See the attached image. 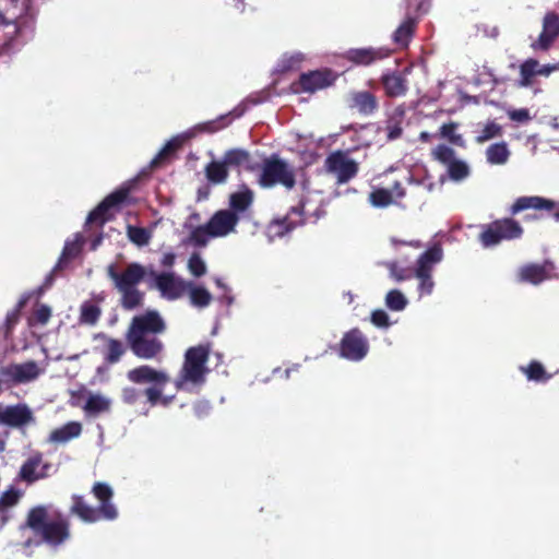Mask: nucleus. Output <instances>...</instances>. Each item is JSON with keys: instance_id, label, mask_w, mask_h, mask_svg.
<instances>
[{"instance_id": "obj_26", "label": "nucleus", "mask_w": 559, "mask_h": 559, "mask_svg": "<svg viewBox=\"0 0 559 559\" xmlns=\"http://www.w3.org/2000/svg\"><path fill=\"white\" fill-rule=\"evenodd\" d=\"M418 20L417 17L407 15L401 25L395 29L392 35L393 41L400 47H407L412 37L415 34Z\"/></svg>"}, {"instance_id": "obj_43", "label": "nucleus", "mask_w": 559, "mask_h": 559, "mask_svg": "<svg viewBox=\"0 0 559 559\" xmlns=\"http://www.w3.org/2000/svg\"><path fill=\"white\" fill-rule=\"evenodd\" d=\"M448 175L451 180L461 181L468 177L469 167L464 160L455 159L448 165Z\"/></svg>"}, {"instance_id": "obj_1", "label": "nucleus", "mask_w": 559, "mask_h": 559, "mask_svg": "<svg viewBox=\"0 0 559 559\" xmlns=\"http://www.w3.org/2000/svg\"><path fill=\"white\" fill-rule=\"evenodd\" d=\"M166 323L158 311L147 310L132 318L126 332V341L140 359H158L164 352V343L158 338L165 333Z\"/></svg>"}, {"instance_id": "obj_32", "label": "nucleus", "mask_w": 559, "mask_h": 559, "mask_svg": "<svg viewBox=\"0 0 559 559\" xmlns=\"http://www.w3.org/2000/svg\"><path fill=\"white\" fill-rule=\"evenodd\" d=\"M21 497V492L14 487H10L2 492L0 496V520L2 524L9 521V511L19 503Z\"/></svg>"}, {"instance_id": "obj_28", "label": "nucleus", "mask_w": 559, "mask_h": 559, "mask_svg": "<svg viewBox=\"0 0 559 559\" xmlns=\"http://www.w3.org/2000/svg\"><path fill=\"white\" fill-rule=\"evenodd\" d=\"M548 273L544 265L530 263L523 265L519 271V281L538 285L547 280Z\"/></svg>"}, {"instance_id": "obj_54", "label": "nucleus", "mask_w": 559, "mask_h": 559, "mask_svg": "<svg viewBox=\"0 0 559 559\" xmlns=\"http://www.w3.org/2000/svg\"><path fill=\"white\" fill-rule=\"evenodd\" d=\"M188 267L190 272L197 277L204 275L206 272L205 263L198 254L191 255L188 262Z\"/></svg>"}, {"instance_id": "obj_4", "label": "nucleus", "mask_w": 559, "mask_h": 559, "mask_svg": "<svg viewBox=\"0 0 559 559\" xmlns=\"http://www.w3.org/2000/svg\"><path fill=\"white\" fill-rule=\"evenodd\" d=\"M47 518L46 507H34L27 513L26 526L39 535L44 543L56 548L70 538V523L61 516L50 521Z\"/></svg>"}, {"instance_id": "obj_50", "label": "nucleus", "mask_w": 559, "mask_h": 559, "mask_svg": "<svg viewBox=\"0 0 559 559\" xmlns=\"http://www.w3.org/2000/svg\"><path fill=\"white\" fill-rule=\"evenodd\" d=\"M230 115L231 112L227 115H222L217 119L204 122L200 126V130L209 133L217 132L229 124V122L233 120L230 118Z\"/></svg>"}, {"instance_id": "obj_29", "label": "nucleus", "mask_w": 559, "mask_h": 559, "mask_svg": "<svg viewBox=\"0 0 559 559\" xmlns=\"http://www.w3.org/2000/svg\"><path fill=\"white\" fill-rule=\"evenodd\" d=\"M82 432V425L79 421H69L60 428L53 429L49 435V441L55 443H66L73 438H78Z\"/></svg>"}, {"instance_id": "obj_53", "label": "nucleus", "mask_w": 559, "mask_h": 559, "mask_svg": "<svg viewBox=\"0 0 559 559\" xmlns=\"http://www.w3.org/2000/svg\"><path fill=\"white\" fill-rule=\"evenodd\" d=\"M178 146L179 144L175 141L167 142L165 146L158 152V154L151 160V167L156 168L160 166L165 159L175 153Z\"/></svg>"}, {"instance_id": "obj_15", "label": "nucleus", "mask_w": 559, "mask_h": 559, "mask_svg": "<svg viewBox=\"0 0 559 559\" xmlns=\"http://www.w3.org/2000/svg\"><path fill=\"white\" fill-rule=\"evenodd\" d=\"M306 198L301 197L298 203L290 207L288 214L282 218L273 219L269 226L273 236L283 237L297 226L305 223Z\"/></svg>"}, {"instance_id": "obj_22", "label": "nucleus", "mask_w": 559, "mask_h": 559, "mask_svg": "<svg viewBox=\"0 0 559 559\" xmlns=\"http://www.w3.org/2000/svg\"><path fill=\"white\" fill-rule=\"evenodd\" d=\"M348 106L350 109L357 110L362 116H371L378 110L379 103L376 95L371 92L358 91L349 94Z\"/></svg>"}, {"instance_id": "obj_47", "label": "nucleus", "mask_w": 559, "mask_h": 559, "mask_svg": "<svg viewBox=\"0 0 559 559\" xmlns=\"http://www.w3.org/2000/svg\"><path fill=\"white\" fill-rule=\"evenodd\" d=\"M212 237L211 229L207 228V223L202 226L195 227L189 236V240L191 243L198 247H204L209 238Z\"/></svg>"}, {"instance_id": "obj_16", "label": "nucleus", "mask_w": 559, "mask_h": 559, "mask_svg": "<svg viewBox=\"0 0 559 559\" xmlns=\"http://www.w3.org/2000/svg\"><path fill=\"white\" fill-rule=\"evenodd\" d=\"M559 36V14L547 12L543 19V29L536 40L531 44L535 51H547Z\"/></svg>"}, {"instance_id": "obj_63", "label": "nucleus", "mask_w": 559, "mask_h": 559, "mask_svg": "<svg viewBox=\"0 0 559 559\" xmlns=\"http://www.w3.org/2000/svg\"><path fill=\"white\" fill-rule=\"evenodd\" d=\"M393 242H394V243H397V245H407V246H411V247H414V248H419V247H421V243H420V241H418V240H413V241H403V240H400V241H397V240H395V239H394V240H393Z\"/></svg>"}, {"instance_id": "obj_11", "label": "nucleus", "mask_w": 559, "mask_h": 559, "mask_svg": "<svg viewBox=\"0 0 559 559\" xmlns=\"http://www.w3.org/2000/svg\"><path fill=\"white\" fill-rule=\"evenodd\" d=\"M337 74L328 68L301 73L298 81L292 84L295 93H316L335 83Z\"/></svg>"}, {"instance_id": "obj_21", "label": "nucleus", "mask_w": 559, "mask_h": 559, "mask_svg": "<svg viewBox=\"0 0 559 559\" xmlns=\"http://www.w3.org/2000/svg\"><path fill=\"white\" fill-rule=\"evenodd\" d=\"M380 82L385 95L391 98L404 96L408 91L407 79L399 70L384 72Z\"/></svg>"}, {"instance_id": "obj_5", "label": "nucleus", "mask_w": 559, "mask_h": 559, "mask_svg": "<svg viewBox=\"0 0 559 559\" xmlns=\"http://www.w3.org/2000/svg\"><path fill=\"white\" fill-rule=\"evenodd\" d=\"M210 353L209 344H200L186 350L181 370L175 381L178 390L182 389L187 383L202 385L205 382V377L209 372L206 364Z\"/></svg>"}, {"instance_id": "obj_52", "label": "nucleus", "mask_w": 559, "mask_h": 559, "mask_svg": "<svg viewBox=\"0 0 559 559\" xmlns=\"http://www.w3.org/2000/svg\"><path fill=\"white\" fill-rule=\"evenodd\" d=\"M178 146L179 144L175 141L167 142L165 146L158 152V154L151 160V167L156 168L160 166L165 159L175 153Z\"/></svg>"}, {"instance_id": "obj_45", "label": "nucleus", "mask_w": 559, "mask_h": 559, "mask_svg": "<svg viewBox=\"0 0 559 559\" xmlns=\"http://www.w3.org/2000/svg\"><path fill=\"white\" fill-rule=\"evenodd\" d=\"M431 155L433 157L435 160L443 164V165H449L451 164L453 160H455V151L445 145V144H439L437 145L432 151H431Z\"/></svg>"}, {"instance_id": "obj_33", "label": "nucleus", "mask_w": 559, "mask_h": 559, "mask_svg": "<svg viewBox=\"0 0 559 559\" xmlns=\"http://www.w3.org/2000/svg\"><path fill=\"white\" fill-rule=\"evenodd\" d=\"M110 400L100 394H91L83 406L84 412L88 416H97L102 413L109 412Z\"/></svg>"}, {"instance_id": "obj_42", "label": "nucleus", "mask_w": 559, "mask_h": 559, "mask_svg": "<svg viewBox=\"0 0 559 559\" xmlns=\"http://www.w3.org/2000/svg\"><path fill=\"white\" fill-rule=\"evenodd\" d=\"M389 270L390 276L396 282L411 280L414 276V271L411 267H402L396 261H389L384 263Z\"/></svg>"}, {"instance_id": "obj_10", "label": "nucleus", "mask_w": 559, "mask_h": 559, "mask_svg": "<svg viewBox=\"0 0 559 559\" xmlns=\"http://www.w3.org/2000/svg\"><path fill=\"white\" fill-rule=\"evenodd\" d=\"M324 169L336 178L337 185H345L354 179L359 171V164L349 157L347 151L336 150L324 160Z\"/></svg>"}, {"instance_id": "obj_41", "label": "nucleus", "mask_w": 559, "mask_h": 559, "mask_svg": "<svg viewBox=\"0 0 559 559\" xmlns=\"http://www.w3.org/2000/svg\"><path fill=\"white\" fill-rule=\"evenodd\" d=\"M521 370L525 373L526 378L532 381L545 382L550 378L544 366L536 360L531 361L527 367H522Z\"/></svg>"}, {"instance_id": "obj_58", "label": "nucleus", "mask_w": 559, "mask_h": 559, "mask_svg": "<svg viewBox=\"0 0 559 559\" xmlns=\"http://www.w3.org/2000/svg\"><path fill=\"white\" fill-rule=\"evenodd\" d=\"M419 281L418 290L419 295H430L432 293L435 283L431 275L417 277Z\"/></svg>"}, {"instance_id": "obj_59", "label": "nucleus", "mask_w": 559, "mask_h": 559, "mask_svg": "<svg viewBox=\"0 0 559 559\" xmlns=\"http://www.w3.org/2000/svg\"><path fill=\"white\" fill-rule=\"evenodd\" d=\"M509 117L513 121L522 122L530 119V114L527 109H515L509 112Z\"/></svg>"}, {"instance_id": "obj_23", "label": "nucleus", "mask_w": 559, "mask_h": 559, "mask_svg": "<svg viewBox=\"0 0 559 559\" xmlns=\"http://www.w3.org/2000/svg\"><path fill=\"white\" fill-rule=\"evenodd\" d=\"M555 209V202L547 200L542 197H520L518 198L511 207L509 213L515 215L525 210H545L551 212Z\"/></svg>"}, {"instance_id": "obj_36", "label": "nucleus", "mask_w": 559, "mask_h": 559, "mask_svg": "<svg viewBox=\"0 0 559 559\" xmlns=\"http://www.w3.org/2000/svg\"><path fill=\"white\" fill-rule=\"evenodd\" d=\"M100 314L102 309L97 305L91 301H85L81 306L79 320L82 324L95 325L98 322Z\"/></svg>"}, {"instance_id": "obj_3", "label": "nucleus", "mask_w": 559, "mask_h": 559, "mask_svg": "<svg viewBox=\"0 0 559 559\" xmlns=\"http://www.w3.org/2000/svg\"><path fill=\"white\" fill-rule=\"evenodd\" d=\"M108 277L114 282L115 288L120 293V306L124 310H134L144 302L145 294L138 288L146 275L145 267L136 262L129 263L118 272L115 265L107 269Z\"/></svg>"}, {"instance_id": "obj_7", "label": "nucleus", "mask_w": 559, "mask_h": 559, "mask_svg": "<svg viewBox=\"0 0 559 559\" xmlns=\"http://www.w3.org/2000/svg\"><path fill=\"white\" fill-rule=\"evenodd\" d=\"M296 182L295 169L286 160L277 155H271L263 160L258 177V183L261 188L272 189L280 185L286 190H292Z\"/></svg>"}, {"instance_id": "obj_62", "label": "nucleus", "mask_w": 559, "mask_h": 559, "mask_svg": "<svg viewBox=\"0 0 559 559\" xmlns=\"http://www.w3.org/2000/svg\"><path fill=\"white\" fill-rule=\"evenodd\" d=\"M176 255L171 252H168L163 255L160 263L163 266L170 267L174 265Z\"/></svg>"}, {"instance_id": "obj_31", "label": "nucleus", "mask_w": 559, "mask_h": 559, "mask_svg": "<svg viewBox=\"0 0 559 559\" xmlns=\"http://www.w3.org/2000/svg\"><path fill=\"white\" fill-rule=\"evenodd\" d=\"M222 159L228 168L245 166L247 169H252L251 154L245 148H230L224 153Z\"/></svg>"}, {"instance_id": "obj_12", "label": "nucleus", "mask_w": 559, "mask_h": 559, "mask_svg": "<svg viewBox=\"0 0 559 559\" xmlns=\"http://www.w3.org/2000/svg\"><path fill=\"white\" fill-rule=\"evenodd\" d=\"M368 350V340L358 328L346 332L340 342L338 354L347 360L359 361L366 357Z\"/></svg>"}, {"instance_id": "obj_39", "label": "nucleus", "mask_w": 559, "mask_h": 559, "mask_svg": "<svg viewBox=\"0 0 559 559\" xmlns=\"http://www.w3.org/2000/svg\"><path fill=\"white\" fill-rule=\"evenodd\" d=\"M127 236L129 240L138 247L147 246L152 238V234L148 229L133 225L127 226Z\"/></svg>"}, {"instance_id": "obj_17", "label": "nucleus", "mask_w": 559, "mask_h": 559, "mask_svg": "<svg viewBox=\"0 0 559 559\" xmlns=\"http://www.w3.org/2000/svg\"><path fill=\"white\" fill-rule=\"evenodd\" d=\"M188 286V283L177 277L174 273L162 272L155 274V287L168 300L180 298L186 293Z\"/></svg>"}, {"instance_id": "obj_24", "label": "nucleus", "mask_w": 559, "mask_h": 559, "mask_svg": "<svg viewBox=\"0 0 559 559\" xmlns=\"http://www.w3.org/2000/svg\"><path fill=\"white\" fill-rule=\"evenodd\" d=\"M442 260V249L439 245H435L427 249L417 260V266L414 276L421 277L431 275L433 265Z\"/></svg>"}, {"instance_id": "obj_8", "label": "nucleus", "mask_w": 559, "mask_h": 559, "mask_svg": "<svg viewBox=\"0 0 559 559\" xmlns=\"http://www.w3.org/2000/svg\"><path fill=\"white\" fill-rule=\"evenodd\" d=\"M524 229L512 217H502L480 226L478 241L484 248H493L503 241L521 239Z\"/></svg>"}, {"instance_id": "obj_61", "label": "nucleus", "mask_w": 559, "mask_h": 559, "mask_svg": "<svg viewBox=\"0 0 559 559\" xmlns=\"http://www.w3.org/2000/svg\"><path fill=\"white\" fill-rule=\"evenodd\" d=\"M556 66H551V64H544V66H540L538 63V67H537V75H542V76H548L552 71L556 70Z\"/></svg>"}, {"instance_id": "obj_49", "label": "nucleus", "mask_w": 559, "mask_h": 559, "mask_svg": "<svg viewBox=\"0 0 559 559\" xmlns=\"http://www.w3.org/2000/svg\"><path fill=\"white\" fill-rule=\"evenodd\" d=\"M80 241H67L59 258L57 266L61 267L62 264L67 263L69 260L76 258L80 254Z\"/></svg>"}, {"instance_id": "obj_51", "label": "nucleus", "mask_w": 559, "mask_h": 559, "mask_svg": "<svg viewBox=\"0 0 559 559\" xmlns=\"http://www.w3.org/2000/svg\"><path fill=\"white\" fill-rule=\"evenodd\" d=\"M26 302L27 298L20 299L16 307L12 311L8 312L5 317V334L11 333L12 329L17 324L21 311L25 307Z\"/></svg>"}, {"instance_id": "obj_18", "label": "nucleus", "mask_w": 559, "mask_h": 559, "mask_svg": "<svg viewBox=\"0 0 559 559\" xmlns=\"http://www.w3.org/2000/svg\"><path fill=\"white\" fill-rule=\"evenodd\" d=\"M49 463H43V453L39 451L29 455L22 464L19 478L27 484H33L48 476Z\"/></svg>"}, {"instance_id": "obj_46", "label": "nucleus", "mask_w": 559, "mask_h": 559, "mask_svg": "<svg viewBox=\"0 0 559 559\" xmlns=\"http://www.w3.org/2000/svg\"><path fill=\"white\" fill-rule=\"evenodd\" d=\"M385 305L390 310L402 311L407 306V299L399 289H392L385 296Z\"/></svg>"}, {"instance_id": "obj_35", "label": "nucleus", "mask_w": 559, "mask_h": 559, "mask_svg": "<svg viewBox=\"0 0 559 559\" xmlns=\"http://www.w3.org/2000/svg\"><path fill=\"white\" fill-rule=\"evenodd\" d=\"M538 60L528 58L520 64L519 86L528 87L533 84L534 76L537 75Z\"/></svg>"}, {"instance_id": "obj_20", "label": "nucleus", "mask_w": 559, "mask_h": 559, "mask_svg": "<svg viewBox=\"0 0 559 559\" xmlns=\"http://www.w3.org/2000/svg\"><path fill=\"white\" fill-rule=\"evenodd\" d=\"M39 368L34 360L23 364H11L0 368V376L10 378L14 383H25L39 376Z\"/></svg>"}, {"instance_id": "obj_19", "label": "nucleus", "mask_w": 559, "mask_h": 559, "mask_svg": "<svg viewBox=\"0 0 559 559\" xmlns=\"http://www.w3.org/2000/svg\"><path fill=\"white\" fill-rule=\"evenodd\" d=\"M239 222V215L229 210H219L213 214L207 222V228L211 229L212 237H224L235 230Z\"/></svg>"}, {"instance_id": "obj_55", "label": "nucleus", "mask_w": 559, "mask_h": 559, "mask_svg": "<svg viewBox=\"0 0 559 559\" xmlns=\"http://www.w3.org/2000/svg\"><path fill=\"white\" fill-rule=\"evenodd\" d=\"M141 394L142 392L134 386H124L121 390V401L124 404L134 405L139 401Z\"/></svg>"}, {"instance_id": "obj_56", "label": "nucleus", "mask_w": 559, "mask_h": 559, "mask_svg": "<svg viewBox=\"0 0 559 559\" xmlns=\"http://www.w3.org/2000/svg\"><path fill=\"white\" fill-rule=\"evenodd\" d=\"M51 317V309L47 305H40L33 313L32 320L40 325L48 323Z\"/></svg>"}, {"instance_id": "obj_64", "label": "nucleus", "mask_w": 559, "mask_h": 559, "mask_svg": "<svg viewBox=\"0 0 559 559\" xmlns=\"http://www.w3.org/2000/svg\"><path fill=\"white\" fill-rule=\"evenodd\" d=\"M300 60H301V59H300L298 56H296V57H290V58L287 60V62H288L289 64H287V66H286V64H285V66H283V70H289V69L293 67V64H297V63H299V62H300Z\"/></svg>"}, {"instance_id": "obj_38", "label": "nucleus", "mask_w": 559, "mask_h": 559, "mask_svg": "<svg viewBox=\"0 0 559 559\" xmlns=\"http://www.w3.org/2000/svg\"><path fill=\"white\" fill-rule=\"evenodd\" d=\"M457 128L459 123L454 121L443 123L439 129V136L448 140L453 145L464 147L463 136L456 133Z\"/></svg>"}, {"instance_id": "obj_57", "label": "nucleus", "mask_w": 559, "mask_h": 559, "mask_svg": "<svg viewBox=\"0 0 559 559\" xmlns=\"http://www.w3.org/2000/svg\"><path fill=\"white\" fill-rule=\"evenodd\" d=\"M371 322L377 328H388L390 325V319L388 313L382 309H377L371 312Z\"/></svg>"}, {"instance_id": "obj_48", "label": "nucleus", "mask_w": 559, "mask_h": 559, "mask_svg": "<svg viewBox=\"0 0 559 559\" xmlns=\"http://www.w3.org/2000/svg\"><path fill=\"white\" fill-rule=\"evenodd\" d=\"M502 133V128L495 121L488 122L479 134L476 136L477 143H485L493 138L500 136Z\"/></svg>"}, {"instance_id": "obj_2", "label": "nucleus", "mask_w": 559, "mask_h": 559, "mask_svg": "<svg viewBox=\"0 0 559 559\" xmlns=\"http://www.w3.org/2000/svg\"><path fill=\"white\" fill-rule=\"evenodd\" d=\"M91 491L98 500L99 506L94 508L86 502L83 496L72 495L70 513L76 515L85 523H95L100 520H116L119 513L117 507L111 501L114 497L112 488L106 483L96 481Z\"/></svg>"}, {"instance_id": "obj_37", "label": "nucleus", "mask_w": 559, "mask_h": 559, "mask_svg": "<svg viewBox=\"0 0 559 559\" xmlns=\"http://www.w3.org/2000/svg\"><path fill=\"white\" fill-rule=\"evenodd\" d=\"M189 286L190 302L198 308L207 307L212 301L211 293L202 286Z\"/></svg>"}, {"instance_id": "obj_60", "label": "nucleus", "mask_w": 559, "mask_h": 559, "mask_svg": "<svg viewBox=\"0 0 559 559\" xmlns=\"http://www.w3.org/2000/svg\"><path fill=\"white\" fill-rule=\"evenodd\" d=\"M392 192V198L394 199H402L405 197V189L402 187L401 182L395 181L392 189L390 190Z\"/></svg>"}, {"instance_id": "obj_44", "label": "nucleus", "mask_w": 559, "mask_h": 559, "mask_svg": "<svg viewBox=\"0 0 559 559\" xmlns=\"http://www.w3.org/2000/svg\"><path fill=\"white\" fill-rule=\"evenodd\" d=\"M396 115L399 116V119L392 117L386 121V136L391 141L399 139L403 133L402 119L404 116V110L396 109Z\"/></svg>"}, {"instance_id": "obj_25", "label": "nucleus", "mask_w": 559, "mask_h": 559, "mask_svg": "<svg viewBox=\"0 0 559 559\" xmlns=\"http://www.w3.org/2000/svg\"><path fill=\"white\" fill-rule=\"evenodd\" d=\"M254 201V192L246 185L229 195V211L236 215L246 212L251 207Z\"/></svg>"}, {"instance_id": "obj_6", "label": "nucleus", "mask_w": 559, "mask_h": 559, "mask_svg": "<svg viewBox=\"0 0 559 559\" xmlns=\"http://www.w3.org/2000/svg\"><path fill=\"white\" fill-rule=\"evenodd\" d=\"M127 378L135 384H150L143 393L151 405L154 406L159 402L164 405L168 404V399L163 397L164 389L170 381L165 371L157 370L148 365H141L130 369L127 372Z\"/></svg>"}, {"instance_id": "obj_34", "label": "nucleus", "mask_w": 559, "mask_h": 559, "mask_svg": "<svg viewBox=\"0 0 559 559\" xmlns=\"http://www.w3.org/2000/svg\"><path fill=\"white\" fill-rule=\"evenodd\" d=\"M510 152L506 142L495 143L487 147V162L491 165H503L508 162Z\"/></svg>"}, {"instance_id": "obj_9", "label": "nucleus", "mask_w": 559, "mask_h": 559, "mask_svg": "<svg viewBox=\"0 0 559 559\" xmlns=\"http://www.w3.org/2000/svg\"><path fill=\"white\" fill-rule=\"evenodd\" d=\"M131 192L130 187L122 186L109 193L104 200L90 212L85 226L103 228L104 225L115 218V213L126 203Z\"/></svg>"}, {"instance_id": "obj_27", "label": "nucleus", "mask_w": 559, "mask_h": 559, "mask_svg": "<svg viewBox=\"0 0 559 559\" xmlns=\"http://www.w3.org/2000/svg\"><path fill=\"white\" fill-rule=\"evenodd\" d=\"M103 338L105 340V346L103 349L105 362L107 365L117 364L127 352L126 345L122 341L117 338L108 337L105 335H103Z\"/></svg>"}, {"instance_id": "obj_14", "label": "nucleus", "mask_w": 559, "mask_h": 559, "mask_svg": "<svg viewBox=\"0 0 559 559\" xmlns=\"http://www.w3.org/2000/svg\"><path fill=\"white\" fill-rule=\"evenodd\" d=\"M392 53V50L384 47H359L349 48L342 58L355 67H370Z\"/></svg>"}, {"instance_id": "obj_40", "label": "nucleus", "mask_w": 559, "mask_h": 559, "mask_svg": "<svg viewBox=\"0 0 559 559\" xmlns=\"http://www.w3.org/2000/svg\"><path fill=\"white\" fill-rule=\"evenodd\" d=\"M370 204L374 207H388L394 201L392 198V192L389 189L384 188H376L373 189L368 197Z\"/></svg>"}, {"instance_id": "obj_30", "label": "nucleus", "mask_w": 559, "mask_h": 559, "mask_svg": "<svg viewBox=\"0 0 559 559\" xmlns=\"http://www.w3.org/2000/svg\"><path fill=\"white\" fill-rule=\"evenodd\" d=\"M205 177L212 185L225 183L228 179V167L222 160H212L204 168Z\"/></svg>"}, {"instance_id": "obj_13", "label": "nucleus", "mask_w": 559, "mask_h": 559, "mask_svg": "<svg viewBox=\"0 0 559 559\" xmlns=\"http://www.w3.org/2000/svg\"><path fill=\"white\" fill-rule=\"evenodd\" d=\"M35 423V416L31 407L25 403L0 406V425L24 429Z\"/></svg>"}]
</instances>
